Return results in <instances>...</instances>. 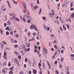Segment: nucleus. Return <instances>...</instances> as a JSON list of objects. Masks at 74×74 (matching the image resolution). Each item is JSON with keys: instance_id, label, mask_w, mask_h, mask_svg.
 Listing matches in <instances>:
<instances>
[{"instance_id": "nucleus-1", "label": "nucleus", "mask_w": 74, "mask_h": 74, "mask_svg": "<svg viewBox=\"0 0 74 74\" xmlns=\"http://www.w3.org/2000/svg\"><path fill=\"white\" fill-rule=\"evenodd\" d=\"M30 28L31 29H33V28H34V29L36 30V31H37V27L34 24H33L32 25H31L30 26Z\"/></svg>"}, {"instance_id": "nucleus-2", "label": "nucleus", "mask_w": 74, "mask_h": 74, "mask_svg": "<svg viewBox=\"0 0 74 74\" xmlns=\"http://www.w3.org/2000/svg\"><path fill=\"white\" fill-rule=\"evenodd\" d=\"M22 4L23 6V7H24V8L26 9V7H27L26 3L24 2H22Z\"/></svg>"}, {"instance_id": "nucleus-3", "label": "nucleus", "mask_w": 74, "mask_h": 74, "mask_svg": "<svg viewBox=\"0 0 74 74\" xmlns=\"http://www.w3.org/2000/svg\"><path fill=\"white\" fill-rule=\"evenodd\" d=\"M26 17V18H27V19H29L30 20L32 19V18H31V17H30V16H29L27 14H25L24 17Z\"/></svg>"}, {"instance_id": "nucleus-4", "label": "nucleus", "mask_w": 74, "mask_h": 74, "mask_svg": "<svg viewBox=\"0 0 74 74\" xmlns=\"http://www.w3.org/2000/svg\"><path fill=\"white\" fill-rule=\"evenodd\" d=\"M43 50L44 53H45L46 54H48V50L47 49L45 48H44Z\"/></svg>"}, {"instance_id": "nucleus-5", "label": "nucleus", "mask_w": 74, "mask_h": 74, "mask_svg": "<svg viewBox=\"0 0 74 74\" xmlns=\"http://www.w3.org/2000/svg\"><path fill=\"white\" fill-rule=\"evenodd\" d=\"M25 9V10H24L23 11L24 13H27V14H29V12H28V11H27V10H26V9Z\"/></svg>"}, {"instance_id": "nucleus-6", "label": "nucleus", "mask_w": 74, "mask_h": 74, "mask_svg": "<svg viewBox=\"0 0 74 74\" xmlns=\"http://www.w3.org/2000/svg\"><path fill=\"white\" fill-rule=\"evenodd\" d=\"M30 5L32 8H34V5H33V3H30Z\"/></svg>"}, {"instance_id": "nucleus-7", "label": "nucleus", "mask_w": 74, "mask_h": 74, "mask_svg": "<svg viewBox=\"0 0 74 74\" xmlns=\"http://www.w3.org/2000/svg\"><path fill=\"white\" fill-rule=\"evenodd\" d=\"M42 10V8H40V10L39 12V15H40L41 14V11Z\"/></svg>"}, {"instance_id": "nucleus-8", "label": "nucleus", "mask_w": 74, "mask_h": 74, "mask_svg": "<svg viewBox=\"0 0 74 74\" xmlns=\"http://www.w3.org/2000/svg\"><path fill=\"white\" fill-rule=\"evenodd\" d=\"M7 23L8 24H9L10 25H11V22H10V21H7Z\"/></svg>"}, {"instance_id": "nucleus-9", "label": "nucleus", "mask_w": 74, "mask_h": 74, "mask_svg": "<svg viewBox=\"0 0 74 74\" xmlns=\"http://www.w3.org/2000/svg\"><path fill=\"white\" fill-rule=\"evenodd\" d=\"M14 53H15V54H16L17 56H18L19 55V53H18V52L16 51H14Z\"/></svg>"}, {"instance_id": "nucleus-10", "label": "nucleus", "mask_w": 74, "mask_h": 74, "mask_svg": "<svg viewBox=\"0 0 74 74\" xmlns=\"http://www.w3.org/2000/svg\"><path fill=\"white\" fill-rule=\"evenodd\" d=\"M6 49H7V50H9V51H10L11 50V49H10V48L8 47H6Z\"/></svg>"}, {"instance_id": "nucleus-11", "label": "nucleus", "mask_w": 74, "mask_h": 74, "mask_svg": "<svg viewBox=\"0 0 74 74\" xmlns=\"http://www.w3.org/2000/svg\"><path fill=\"white\" fill-rule=\"evenodd\" d=\"M14 47L15 48H18V45H14Z\"/></svg>"}, {"instance_id": "nucleus-12", "label": "nucleus", "mask_w": 74, "mask_h": 74, "mask_svg": "<svg viewBox=\"0 0 74 74\" xmlns=\"http://www.w3.org/2000/svg\"><path fill=\"white\" fill-rule=\"evenodd\" d=\"M11 41L12 42H14V39L12 38H11Z\"/></svg>"}, {"instance_id": "nucleus-13", "label": "nucleus", "mask_w": 74, "mask_h": 74, "mask_svg": "<svg viewBox=\"0 0 74 74\" xmlns=\"http://www.w3.org/2000/svg\"><path fill=\"white\" fill-rule=\"evenodd\" d=\"M31 20V19H30L28 20L27 21V23H30L31 22V20Z\"/></svg>"}, {"instance_id": "nucleus-14", "label": "nucleus", "mask_w": 74, "mask_h": 74, "mask_svg": "<svg viewBox=\"0 0 74 74\" xmlns=\"http://www.w3.org/2000/svg\"><path fill=\"white\" fill-rule=\"evenodd\" d=\"M33 72L34 74H35V73H36L37 72V71H36V70L34 69L33 71Z\"/></svg>"}, {"instance_id": "nucleus-15", "label": "nucleus", "mask_w": 74, "mask_h": 74, "mask_svg": "<svg viewBox=\"0 0 74 74\" xmlns=\"http://www.w3.org/2000/svg\"><path fill=\"white\" fill-rule=\"evenodd\" d=\"M6 34L7 35V36H8L9 34H10L9 33V32L6 31Z\"/></svg>"}, {"instance_id": "nucleus-16", "label": "nucleus", "mask_w": 74, "mask_h": 74, "mask_svg": "<svg viewBox=\"0 0 74 74\" xmlns=\"http://www.w3.org/2000/svg\"><path fill=\"white\" fill-rule=\"evenodd\" d=\"M4 48V45L3 44H2L1 45V48H2V49H3Z\"/></svg>"}, {"instance_id": "nucleus-17", "label": "nucleus", "mask_w": 74, "mask_h": 74, "mask_svg": "<svg viewBox=\"0 0 74 74\" xmlns=\"http://www.w3.org/2000/svg\"><path fill=\"white\" fill-rule=\"evenodd\" d=\"M74 16V13H73L71 14V18H73Z\"/></svg>"}, {"instance_id": "nucleus-18", "label": "nucleus", "mask_w": 74, "mask_h": 74, "mask_svg": "<svg viewBox=\"0 0 74 74\" xmlns=\"http://www.w3.org/2000/svg\"><path fill=\"white\" fill-rule=\"evenodd\" d=\"M15 19L16 21H18V22H19V19H18V18H15Z\"/></svg>"}, {"instance_id": "nucleus-19", "label": "nucleus", "mask_w": 74, "mask_h": 74, "mask_svg": "<svg viewBox=\"0 0 74 74\" xmlns=\"http://www.w3.org/2000/svg\"><path fill=\"white\" fill-rule=\"evenodd\" d=\"M55 72L56 73V74H59V72H58V70H56Z\"/></svg>"}, {"instance_id": "nucleus-20", "label": "nucleus", "mask_w": 74, "mask_h": 74, "mask_svg": "<svg viewBox=\"0 0 74 74\" xmlns=\"http://www.w3.org/2000/svg\"><path fill=\"white\" fill-rule=\"evenodd\" d=\"M23 21H24L25 22H26V19H25V18H23Z\"/></svg>"}, {"instance_id": "nucleus-21", "label": "nucleus", "mask_w": 74, "mask_h": 74, "mask_svg": "<svg viewBox=\"0 0 74 74\" xmlns=\"http://www.w3.org/2000/svg\"><path fill=\"white\" fill-rule=\"evenodd\" d=\"M2 42L3 43V44H5V45H7V42H6L5 41H3Z\"/></svg>"}, {"instance_id": "nucleus-22", "label": "nucleus", "mask_w": 74, "mask_h": 74, "mask_svg": "<svg viewBox=\"0 0 74 74\" xmlns=\"http://www.w3.org/2000/svg\"><path fill=\"white\" fill-rule=\"evenodd\" d=\"M9 74H13V72L12 71H10L9 72Z\"/></svg>"}, {"instance_id": "nucleus-23", "label": "nucleus", "mask_w": 74, "mask_h": 74, "mask_svg": "<svg viewBox=\"0 0 74 74\" xmlns=\"http://www.w3.org/2000/svg\"><path fill=\"white\" fill-rule=\"evenodd\" d=\"M14 34V32H13V31H11V34L12 36L13 35V34Z\"/></svg>"}, {"instance_id": "nucleus-24", "label": "nucleus", "mask_w": 74, "mask_h": 74, "mask_svg": "<svg viewBox=\"0 0 74 74\" xmlns=\"http://www.w3.org/2000/svg\"><path fill=\"white\" fill-rule=\"evenodd\" d=\"M64 60V58H62L61 59V61L62 62H63V60Z\"/></svg>"}, {"instance_id": "nucleus-25", "label": "nucleus", "mask_w": 74, "mask_h": 74, "mask_svg": "<svg viewBox=\"0 0 74 74\" xmlns=\"http://www.w3.org/2000/svg\"><path fill=\"white\" fill-rule=\"evenodd\" d=\"M13 3H14V4H17V3H18V2H15V1H14Z\"/></svg>"}, {"instance_id": "nucleus-26", "label": "nucleus", "mask_w": 74, "mask_h": 74, "mask_svg": "<svg viewBox=\"0 0 74 74\" xmlns=\"http://www.w3.org/2000/svg\"><path fill=\"white\" fill-rule=\"evenodd\" d=\"M18 59H21V55H19L18 56Z\"/></svg>"}, {"instance_id": "nucleus-27", "label": "nucleus", "mask_w": 74, "mask_h": 74, "mask_svg": "<svg viewBox=\"0 0 74 74\" xmlns=\"http://www.w3.org/2000/svg\"><path fill=\"white\" fill-rule=\"evenodd\" d=\"M11 63L10 62L8 64V66H9V67L11 66Z\"/></svg>"}, {"instance_id": "nucleus-28", "label": "nucleus", "mask_w": 74, "mask_h": 74, "mask_svg": "<svg viewBox=\"0 0 74 74\" xmlns=\"http://www.w3.org/2000/svg\"><path fill=\"white\" fill-rule=\"evenodd\" d=\"M62 64H60L59 65V67L60 68H62Z\"/></svg>"}, {"instance_id": "nucleus-29", "label": "nucleus", "mask_w": 74, "mask_h": 74, "mask_svg": "<svg viewBox=\"0 0 74 74\" xmlns=\"http://www.w3.org/2000/svg\"><path fill=\"white\" fill-rule=\"evenodd\" d=\"M33 35L34 36H36V33H33Z\"/></svg>"}, {"instance_id": "nucleus-30", "label": "nucleus", "mask_w": 74, "mask_h": 74, "mask_svg": "<svg viewBox=\"0 0 74 74\" xmlns=\"http://www.w3.org/2000/svg\"><path fill=\"white\" fill-rule=\"evenodd\" d=\"M20 74H24V73H23V72L22 71H21L20 72Z\"/></svg>"}, {"instance_id": "nucleus-31", "label": "nucleus", "mask_w": 74, "mask_h": 74, "mask_svg": "<svg viewBox=\"0 0 74 74\" xmlns=\"http://www.w3.org/2000/svg\"><path fill=\"white\" fill-rule=\"evenodd\" d=\"M27 58H26L25 59V62H27Z\"/></svg>"}, {"instance_id": "nucleus-32", "label": "nucleus", "mask_w": 74, "mask_h": 74, "mask_svg": "<svg viewBox=\"0 0 74 74\" xmlns=\"http://www.w3.org/2000/svg\"><path fill=\"white\" fill-rule=\"evenodd\" d=\"M57 53H58V52H56L54 53V55H55V56H56V55H57Z\"/></svg>"}, {"instance_id": "nucleus-33", "label": "nucleus", "mask_w": 74, "mask_h": 74, "mask_svg": "<svg viewBox=\"0 0 74 74\" xmlns=\"http://www.w3.org/2000/svg\"><path fill=\"white\" fill-rule=\"evenodd\" d=\"M6 64H7V63L6 62H5L4 63L3 65L4 66H6Z\"/></svg>"}, {"instance_id": "nucleus-34", "label": "nucleus", "mask_w": 74, "mask_h": 74, "mask_svg": "<svg viewBox=\"0 0 74 74\" xmlns=\"http://www.w3.org/2000/svg\"><path fill=\"white\" fill-rule=\"evenodd\" d=\"M63 52H64V51L63 50H62L61 51V53H63Z\"/></svg>"}, {"instance_id": "nucleus-35", "label": "nucleus", "mask_w": 74, "mask_h": 74, "mask_svg": "<svg viewBox=\"0 0 74 74\" xmlns=\"http://www.w3.org/2000/svg\"><path fill=\"white\" fill-rule=\"evenodd\" d=\"M15 35L16 36V37H17V38H18V37H19V36H18V34H15Z\"/></svg>"}, {"instance_id": "nucleus-36", "label": "nucleus", "mask_w": 74, "mask_h": 74, "mask_svg": "<svg viewBox=\"0 0 74 74\" xmlns=\"http://www.w3.org/2000/svg\"><path fill=\"white\" fill-rule=\"evenodd\" d=\"M1 34H3V30H1Z\"/></svg>"}, {"instance_id": "nucleus-37", "label": "nucleus", "mask_w": 74, "mask_h": 74, "mask_svg": "<svg viewBox=\"0 0 74 74\" xmlns=\"http://www.w3.org/2000/svg\"><path fill=\"white\" fill-rule=\"evenodd\" d=\"M4 27H6L7 26V24L5 23H4Z\"/></svg>"}, {"instance_id": "nucleus-38", "label": "nucleus", "mask_w": 74, "mask_h": 74, "mask_svg": "<svg viewBox=\"0 0 74 74\" xmlns=\"http://www.w3.org/2000/svg\"><path fill=\"white\" fill-rule=\"evenodd\" d=\"M64 30L65 31V30H67V29L66 28V27H65L63 28Z\"/></svg>"}, {"instance_id": "nucleus-39", "label": "nucleus", "mask_w": 74, "mask_h": 74, "mask_svg": "<svg viewBox=\"0 0 74 74\" xmlns=\"http://www.w3.org/2000/svg\"><path fill=\"white\" fill-rule=\"evenodd\" d=\"M5 59H7V57L5 56H4L3 57Z\"/></svg>"}, {"instance_id": "nucleus-40", "label": "nucleus", "mask_w": 74, "mask_h": 74, "mask_svg": "<svg viewBox=\"0 0 74 74\" xmlns=\"http://www.w3.org/2000/svg\"><path fill=\"white\" fill-rule=\"evenodd\" d=\"M28 62L29 63V64H31V63H32V62H31V61H30V60H29Z\"/></svg>"}, {"instance_id": "nucleus-41", "label": "nucleus", "mask_w": 74, "mask_h": 74, "mask_svg": "<svg viewBox=\"0 0 74 74\" xmlns=\"http://www.w3.org/2000/svg\"><path fill=\"white\" fill-rule=\"evenodd\" d=\"M6 10V9L5 8H4L2 10V11H5V10Z\"/></svg>"}, {"instance_id": "nucleus-42", "label": "nucleus", "mask_w": 74, "mask_h": 74, "mask_svg": "<svg viewBox=\"0 0 74 74\" xmlns=\"http://www.w3.org/2000/svg\"><path fill=\"white\" fill-rule=\"evenodd\" d=\"M42 19L44 20H45L46 19V18L45 17H44L42 18Z\"/></svg>"}, {"instance_id": "nucleus-43", "label": "nucleus", "mask_w": 74, "mask_h": 74, "mask_svg": "<svg viewBox=\"0 0 74 74\" xmlns=\"http://www.w3.org/2000/svg\"><path fill=\"white\" fill-rule=\"evenodd\" d=\"M24 48L25 49V51H26L27 49H26V48H25V45H24Z\"/></svg>"}, {"instance_id": "nucleus-44", "label": "nucleus", "mask_w": 74, "mask_h": 74, "mask_svg": "<svg viewBox=\"0 0 74 74\" xmlns=\"http://www.w3.org/2000/svg\"><path fill=\"white\" fill-rule=\"evenodd\" d=\"M34 8L35 9H37V6H35L34 7Z\"/></svg>"}, {"instance_id": "nucleus-45", "label": "nucleus", "mask_w": 74, "mask_h": 74, "mask_svg": "<svg viewBox=\"0 0 74 74\" xmlns=\"http://www.w3.org/2000/svg\"><path fill=\"white\" fill-rule=\"evenodd\" d=\"M67 25V27L68 29H69V25L66 24Z\"/></svg>"}, {"instance_id": "nucleus-46", "label": "nucleus", "mask_w": 74, "mask_h": 74, "mask_svg": "<svg viewBox=\"0 0 74 74\" xmlns=\"http://www.w3.org/2000/svg\"><path fill=\"white\" fill-rule=\"evenodd\" d=\"M4 56H5L7 55V54H6V53L4 52Z\"/></svg>"}, {"instance_id": "nucleus-47", "label": "nucleus", "mask_w": 74, "mask_h": 74, "mask_svg": "<svg viewBox=\"0 0 74 74\" xmlns=\"http://www.w3.org/2000/svg\"><path fill=\"white\" fill-rule=\"evenodd\" d=\"M70 10H71V11H73V10H74V8H71Z\"/></svg>"}, {"instance_id": "nucleus-48", "label": "nucleus", "mask_w": 74, "mask_h": 74, "mask_svg": "<svg viewBox=\"0 0 74 74\" xmlns=\"http://www.w3.org/2000/svg\"><path fill=\"white\" fill-rule=\"evenodd\" d=\"M60 3H59L58 4V7L60 6Z\"/></svg>"}, {"instance_id": "nucleus-49", "label": "nucleus", "mask_w": 74, "mask_h": 74, "mask_svg": "<svg viewBox=\"0 0 74 74\" xmlns=\"http://www.w3.org/2000/svg\"><path fill=\"white\" fill-rule=\"evenodd\" d=\"M38 49L39 50L41 49V47L40 46L38 47Z\"/></svg>"}, {"instance_id": "nucleus-50", "label": "nucleus", "mask_w": 74, "mask_h": 74, "mask_svg": "<svg viewBox=\"0 0 74 74\" xmlns=\"http://www.w3.org/2000/svg\"><path fill=\"white\" fill-rule=\"evenodd\" d=\"M37 44L38 45H40V43L39 42H38L37 43Z\"/></svg>"}, {"instance_id": "nucleus-51", "label": "nucleus", "mask_w": 74, "mask_h": 74, "mask_svg": "<svg viewBox=\"0 0 74 74\" xmlns=\"http://www.w3.org/2000/svg\"><path fill=\"white\" fill-rule=\"evenodd\" d=\"M30 44L28 43V47H30Z\"/></svg>"}, {"instance_id": "nucleus-52", "label": "nucleus", "mask_w": 74, "mask_h": 74, "mask_svg": "<svg viewBox=\"0 0 74 74\" xmlns=\"http://www.w3.org/2000/svg\"><path fill=\"white\" fill-rule=\"evenodd\" d=\"M60 29L61 31H63V29H62V27H60Z\"/></svg>"}, {"instance_id": "nucleus-53", "label": "nucleus", "mask_w": 74, "mask_h": 74, "mask_svg": "<svg viewBox=\"0 0 74 74\" xmlns=\"http://www.w3.org/2000/svg\"><path fill=\"white\" fill-rule=\"evenodd\" d=\"M30 32H28V35L29 36H30Z\"/></svg>"}, {"instance_id": "nucleus-54", "label": "nucleus", "mask_w": 74, "mask_h": 74, "mask_svg": "<svg viewBox=\"0 0 74 74\" xmlns=\"http://www.w3.org/2000/svg\"><path fill=\"white\" fill-rule=\"evenodd\" d=\"M6 30H9V28L8 27H7L6 28Z\"/></svg>"}, {"instance_id": "nucleus-55", "label": "nucleus", "mask_w": 74, "mask_h": 74, "mask_svg": "<svg viewBox=\"0 0 74 74\" xmlns=\"http://www.w3.org/2000/svg\"><path fill=\"white\" fill-rule=\"evenodd\" d=\"M71 56V57H73V56H74V54H71L70 55Z\"/></svg>"}, {"instance_id": "nucleus-56", "label": "nucleus", "mask_w": 74, "mask_h": 74, "mask_svg": "<svg viewBox=\"0 0 74 74\" xmlns=\"http://www.w3.org/2000/svg\"><path fill=\"white\" fill-rule=\"evenodd\" d=\"M10 70H11V71H14V70H13V69H12L11 68H10Z\"/></svg>"}, {"instance_id": "nucleus-57", "label": "nucleus", "mask_w": 74, "mask_h": 74, "mask_svg": "<svg viewBox=\"0 0 74 74\" xmlns=\"http://www.w3.org/2000/svg\"><path fill=\"white\" fill-rule=\"evenodd\" d=\"M31 73H32V71H29V74H31Z\"/></svg>"}, {"instance_id": "nucleus-58", "label": "nucleus", "mask_w": 74, "mask_h": 74, "mask_svg": "<svg viewBox=\"0 0 74 74\" xmlns=\"http://www.w3.org/2000/svg\"><path fill=\"white\" fill-rule=\"evenodd\" d=\"M54 47L56 49H57V46H56V45H55L54 46Z\"/></svg>"}, {"instance_id": "nucleus-59", "label": "nucleus", "mask_w": 74, "mask_h": 74, "mask_svg": "<svg viewBox=\"0 0 74 74\" xmlns=\"http://www.w3.org/2000/svg\"><path fill=\"white\" fill-rule=\"evenodd\" d=\"M50 29V28H49V27H48L47 28V30H48V31H49V30Z\"/></svg>"}, {"instance_id": "nucleus-60", "label": "nucleus", "mask_w": 74, "mask_h": 74, "mask_svg": "<svg viewBox=\"0 0 74 74\" xmlns=\"http://www.w3.org/2000/svg\"><path fill=\"white\" fill-rule=\"evenodd\" d=\"M51 51H54V49H53V48H51Z\"/></svg>"}, {"instance_id": "nucleus-61", "label": "nucleus", "mask_w": 74, "mask_h": 74, "mask_svg": "<svg viewBox=\"0 0 74 74\" xmlns=\"http://www.w3.org/2000/svg\"><path fill=\"white\" fill-rule=\"evenodd\" d=\"M37 4H39V0H37Z\"/></svg>"}, {"instance_id": "nucleus-62", "label": "nucleus", "mask_w": 74, "mask_h": 74, "mask_svg": "<svg viewBox=\"0 0 74 74\" xmlns=\"http://www.w3.org/2000/svg\"><path fill=\"white\" fill-rule=\"evenodd\" d=\"M30 51V48H28L27 49V51Z\"/></svg>"}, {"instance_id": "nucleus-63", "label": "nucleus", "mask_w": 74, "mask_h": 74, "mask_svg": "<svg viewBox=\"0 0 74 74\" xmlns=\"http://www.w3.org/2000/svg\"><path fill=\"white\" fill-rule=\"evenodd\" d=\"M57 61H56L54 62V64H57Z\"/></svg>"}, {"instance_id": "nucleus-64", "label": "nucleus", "mask_w": 74, "mask_h": 74, "mask_svg": "<svg viewBox=\"0 0 74 74\" xmlns=\"http://www.w3.org/2000/svg\"><path fill=\"white\" fill-rule=\"evenodd\" d=\"M54 35H53V34L51 35V37H54Z\"/></svg>"}]
</instances>
